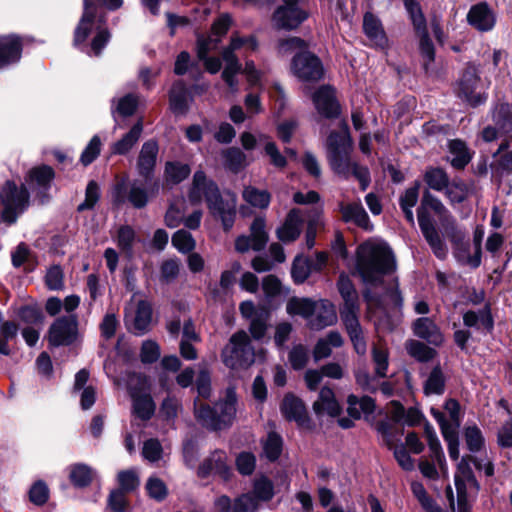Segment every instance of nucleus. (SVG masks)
<instances>
[{"instance_id": "1", "label": "nucleus", "mask_w": 512, "mask_h": 512, "mask_svg": "<svg viewBox=\"0 0 512 512\" xmlns=\"http://www.w3.org/2000/svg\"><path fill=\"white\" fill-rule=\"evenodd\" d=\"M352 139L346 123H342L339 132H332L326 142L327 159L331 169L338 175L348 178L354 176L362 190L370 184V173L367 167L351 160Z\"/></svg>"}, {"instance_id": "2", "label": "nucleus", "mask_w": 512, "mask_h": 512, "mask_svg": "<svg viewBox=\"0 0 512 512\" xmlns=\"http://www.w3.org/2000/svg\"><path fill=\"white\" fill-rule=\"evenodd\" d=\"M395 269L390 248L382 242L367 241L357 249V271L366 283H376Z\"/></svg>"}, {"instance_id": "3", "label": "nucleus", "mask_w": 512, "mask_h": 512, "mask_svg": "<svg viewBox=\"0 0 512 512\" xmlns=\"http://www.w3.org/2000/svg\"><path fill=\"white\" fill-rule=\"evenodd\" d=\"M236 402L235 391L231 388L227 389L225 397L216 403L213 409L196 399L194 402L195 416L207 428L218 430L228 427L236 415Z\"/></svg>"}, {"instance_id": "4", "label": "nucleus", "mask_w": 512, "mask_h": 512, "mask_svg": "<svg viewBox=\"0 0 512 512\" xmlns=\"http://www.w3.org/2000/svg\"><path fill=\"white\" fill-rule=\"evenodd\" d=\"M257 45L253 36H241L235 32L232 34L229 44L223 48L221 57L225 62V68L222 72V78L233 91L237 88L235 76L241 71V64L236 52H253L257 49Z\"/></svg>"}, {"instance_id": "5", "label": "nucleus", "mask_w": 512, "mask_h": 512, "mask_svg": "<svg viewBox=\"0 0 512 512\" xmlns=\"http://www.w3.org/2000/svg\"><path fill=\"white\" fill-rule=\"evenodd\" d=\"M371 360L373 364V375L365 370L355 371V381L359 387L367 392H376L378 379L386 378L389 369V349L380 339L371 348Z\"/></svg>"}, {"instance_id": "6", "label": "nucleus", "mask_w": 512, "mask_h": 512, "mask_svg": "<svg viewBox=\"0 0 512 512\" xmlns=\"http://www.w3.org/2000/svg\"><path fill=\"white\" fill-rule=\"evenodd\" d=\"M221 357L231 369L249 367L254 362L255 352L248 334L243 330L234 333L223 348Z\"/></svg>"}, {"instance_id": "7", "label": "nucleus", "mask_w": 512, "mask_h": 512, "mask_svg": "<svg viewBox=\"0 0 512 512\" xmlns=\"http://www.w3.org/2000/svg\"><path fill=\"white\" fill-rule=\"evenodd\" d=\"M0 200L3 205V220L14 223L18 215L27 208L29 193L23 184L17 187L15 183L7 181L0 191Z\"/></svg>"}, {"instance_id": "8", "label": "nucleus", "mask_w": 512, "mask_h": 512, "mask_svg": "<svg viewBox=\"0 0 512 512\" xmlns=\"http://www.w3.org/2000/svg\"><path fill=\"white\" fill-rule=\"evenodd\" d=\"M207 207L210 214L219 220L225 230L232 228L236 217L237 201L234 195L223 197L217 186L208 187Z\"/></svg>"}, {"instance_id": "9", "label": "nucleus", "mask_w": 512, "mask_h": 512, "mask_svg": "<svg viewBox=\"0 0 512 512\" xmlns=\"http://www.w3.org/2000/svg\"><path fill=\"white\" fill-rule=\"evenodd\" d=\"M148 380L141 374H133L128 379V389L133 400V411L142 419H150L155 412V403L148 393Z\"/></svg>"}, {"instance_id": "10", "label": "nucleus", "mask_w": 512, "mask_h": 512, "mask_svg": "<svg viewBox=\"0 0 512 512\" xmlns=\"http://www.w3.org/2000/svg\"><path fill=\"white\" fill-rule=\"evenodd\" d=\"M403 1L414 28L420 36V52L424 59V68L428 70L429 64L434 60V46L427 33L426 19L421 11L420 5L415 0Z\"/></svg>"}, {"instance_id": "11", "label": "nucleus", "mask_w": 512, "mask_h": 512, "mask_svg": "<svg viewBox=\"0 0 512 512\" xmlns=\"http://www.w3.org/2000/svg\"><path fill=\"white\" fill-rule=\"evenodd\" d=\"M78 337V317L76 314L61 316L55 319L48 330V341L51 346H67Z\"/></svg>"}, {"instance_id": "12", "label": "nucleus", "mask_w": 512, "mask_h": 512, "mask_svg": "<svg viewBox=\"0 0 512 512\" xmlns=\"http://www.w3.org/2000/svg\"><path fill=\"white\" fill-rule=\"evenodd\" d=\"M272 16L273 24L280 29L292 30L297 28L308 18L307 10L300 0H282Z\"/></svg>"}, {"instance_id": "13", "label": "nucleus", "mask_w": 512, "mask_h": 512, "mask_svg": "<svg viewBox=\"0 0 512 512\" xmlns=\"http://www.w3.org/2000/svg\"><path fill=\"white\" fill-rule=\"evenodd\" d=\"M457 95L471 106H477L486 101V95L482 89L481 79L474 66H468L463 72L456 90Z\"/></svg>"}, {"instance_id": "14", "label": "nucleus", "mask_w": 512, "mask_h": 512, "mask_svg": "<svg viewBox=\"0 0 512 512\" xmlns=\"http://www.w3.org/2000/svg\"><path fill=\"white\" fill-rule=\"evenodd\" d=\"M291 71L303 82L319 81L324 73L320 59L308 51L297 53L293 57Z\"/></svg>"}, {"instance_id": "15", "label": "nucleus", "mask_w": 512, "mask_h": 512, "mask_svg": "<svg viewBox=\"0 0 512 512\" xmlns=\"http://www.w3.org/2000/svg\"><path fill=\"white\" fill-rule=\"evenodd\" d=\"M125 319L131 325L134 334L142 335L149 329L151 324V306L144 300L134 298L125 309Z\"/></svg>"}, {"instance_id": "16", "label": "nucleus", "mask_w": 512, "mask_h": 512, "mask_svg": "<svg viewBox=\"0 0 512 512\" xmlns=\"http://www.w3.org/2000/svg\"><path fill=\"white\" fill-rule=\"evenodd\" d=\"M265 227L266 223L263 217L255 218L250 226V235L239 236L235 241V249L240 253H245L250 249L254 251L262 250L268 242Z\"/></svg>"}, {"instance_id": "17", "label": "nucleus", "mask_w": 512, "mask_h": 512, "mask_svg": "<svg viewBox=\"0 0 512 512\" xmlns=\"http://www.w3.org/2000/svg\"><path fill=\"white\" fill-rule=\"evenodd\" d=\"M418 223L434 255L439 259H444L447 256L448 248L437 231L432 218L424 209L418 211Z\"/></svg>"}, {"instance_id": "18", "label": "nucleus", "mask_w": 512, "mask_h": 512, "mask_svg": "<svg viewBox=\"0 0 512 512\" xmlns=\"http://www.w3.org/2000/svg\"><path fill=\"white\" fill-rule=\"evenodd\" d=\"M231 474V468L227 463V455L224 451L216 450L209 457L204 459L198 469L200 477L217 475L224 480H228Z\"/></svg>"}, {"instance_id": "19", "label": "nucleus", "mask_w": 512, "mask_h": 512, "mask_svg": "<svg viewBox=\"0 0 512 512\" xmlns=\"http://www.w3.org/2000/svg\"><path fill=\"white\" fill-rule=\"evenodd\" d=\"M426 208L432 209L441 217L442 225L444 226L448 236H453L454 234H459L462 236V233H460L457 229L455 219L449 214L442 202L428 191L423 194L421 206L419 207L418 211L420 209H424V211L427 213Z\"/></svg>"}, {"instance_id": "20", "label": "nucleus", "mask_w": 512, "mask_h": 512, "mask_svg": "<svg viewBox=\"0 0 512 512\" xmlns=\"http://www.w3.org/2000/svg\"><path fill=\"white\" fill-rule=\"evenodd\" d=\"M313 103L320 115L334 118L339 114V105L335 99V91L330 86H322L313 94Z\"/></svg>"}, {"instance_id": "21", "label": "nucleus", "mask_w": 512, "mask_h": 512, "mask_svg": "<svg viewBox=\"0 0 512 512\" xmlns=\"http://www.w3.org/2000/svg\"><path fill=\"white\" fill-rule=\"evenodd\" d=\"M471 463L472 456H464L457 465V471L455 473L457 494H467L468 489L475 491L479 489V484L473 474Z\"/></svg>"}, {"instance_id": "22", "label": "nucleus", "mask_w": 512, "mask_h": 512, "mask_svg": "<svg viewBox=\"0 0 512 512\" xmlns=\"http://www.w3.org/2000/svg\"><path fill=\"white\" fill-rule=\"evenodd\" d=\"M313 411L317 417L324 416L336 417L341 412V406L338 403L334 391L329 387H322L318 398L313 403Z\"/></svg>"}, {"instance_id": "23", "label": "nucleus", "mask_w": 512, "mask_h": 512, "mask_svg": "<svg viewBox=\"0 0 512 512\" xmlns=\"http://www.w3.org/2000/svg\"><path fill=\"white\" fill-rule=\"evenodd\" d=\"M303 218L299 209H292L287 214L284 223L277 229L278 239L284 243L294 242L301 233Z\"/></svg>"}, {"instance_id": "24", "label": "nucleus", "mask_w": 512, "mask_h": 512, "mask_svg": "<svg viewBox=\"0 0 512 512\" xmlns=\"http://www.w3.org/2000/svg\"><path fill=\"white\" fill-rule=\"evenodd\" d=\"M337 321V314L334 305L328 300L315 301L313 316L309 321L312 329L320 330L333 325Z\"/></svg>"}, {"instance_id": "25", "label": "nucleus", "mask_w": 512, "mask_h": 512, "mask_svg": "<svg viewBox=\"0 0 512 512\" xmlns=\"http://www.w3.org/2000/svg\"><path fill=\"white\" fill-rule=\"evenodd\" d=\"M159 146L155 140H148L143 143L138 159L137 169L138 173L144 178H150L156 165Z\"/></svg>"}, {"instance_id": "26", "label": "nucleus", "mask_w": 512, "mask_h": 512, "mask_svg": "<svg viewBox=\"0 0 512 512\" xmlns=\"http://www.w3.org/2000/svg\"><path fill=\"white\" fill-rule=\"evenodd\" d=\"M281 411L288 420H294L301 427H309L310 421L304 403L294 395L284 397Z\"/></svg>"}, {"instance_id": "27", "label": "nucleus", "mask_w": 512, "mask_h": 512, "mask_svg": "<svg viewBox=\"0 0 512 512\" xmlns=\"http://www.w3.org/2000/svg\"><path fill=\"white\" fill-rule=\"evenodd\" d=\"M467 20L470 25L479 31H489L495 25V17L486 3L472 6L468 12Z\"/></svg>"}, {"instance_id": "28", "label": "nucleus", "mask_w": 512, "mask_h": 512, "mask_svg": "<svg viewBox=\"0 0 512 512\" xmlns=\"http://www.w3.org/2000/svg\"><path fill=\"white\" fill-rule=\"evenodd\" d=\"M219 44V39L204 38L199 36L197 39V55L204 61V66L211 74H216L221 69V60L217 57H207L210 51H214Z\"/></svg>"}, {"instance_id": "29", "label": "nucleus", "mask_w": 512, "mask_h": 512, "mask_svg": "<svg viewBox=\"0 0 512 512\" xmlns=\"http://www.w3.org/2000/svg\"><path fill=\"white\" fill-rule=\"evenodd\" d=\"M21 42L17 36L0 37V68L17 62L21 57Z\"/></svg>"}, {"instance_id": "30", "label": "nucleus", "mask_w": 512, "mask_h": 512, "mask_svg": "<svg viewBox=\"0 0 512 512\" xmlns=\"http://www.w3.org/2000/svg\"><path fill=\"white\" fill-rule=\"evenodd\" d=\"M340 212L345 222H353L367 231H371L373 229L369 216L360 202L350 203L347 205L341 204Z\"/></svg>"}, {"instance_id": "31", "label": "nucleus", "mask_w": 512, "mask_h": 512, "mask_svg": "<svg viewBox=\"0 0 512 512\" xmlns=\"http://www.w3.org/2000/svg\"><path fill=\"white\" fill-rule=\"evenodd\" d=\"M414 334L425 339L433 345H440L443 342V335L438 326L428 317L418 318L413 323Z\"/></svg>"}, {"instance_id": "32", "label": "nucleus", "mask_w": 512, "mask_h": 512, "mask_svg": "<svg viewBox=\"0 0 512 512\" xmlns=\"http://www.w3.org/2000/svg\"><path fill=\"white\" fill-rule=\"evenodd\" d=\"M95 9L96 8L92 0H84V12L75 30V45H79L87 39L94 23Z\"/></svg>"}, {"instance_id": "33", "label": "nucleus", "mask_w": 512, "mask_h": 512, "mask_svg": "<svg viewBox=\"0 0 512 512\" xmlns=\"http://www.w3.org/2000/svg\"><path fill=\"white\" fill-rule=\"evenodd\" d=\"M363 29L370 41L378 47H384L387 43L385 32L380 20L372 13L367 12L363 18Z\"/></svg>"}, {"instance_id": "34", "label": "nucleus", "mask_w": 512, "mask_h": 512, "mask_svg": "<svg viewBox=\"0 0 512 512\" xmlns=\"http://www.w3.org/2000/svg\"><path fill=\"white\" fill-rule=\"evenodd\" d=\"M143 131L142 120H138L132 128L125 134L121 139L115 142L111 146V152L113 154L125 155L127 154L134 145L138 142Z\"/></svg>"}, {"instance_id": "35", "label": "nucleus", "mask_w": 512, "mask_h": 512, "mask_svg": "<svg viewBox=\"0 0 512 512\" xmlns=\"http://www.w3.org/2000/svg\"><path fill=\"white\" fill-rule=\"evenodd\" d=\"M217 186L213 181L208 180L202 171H197L193 176L192 187L189 191V201L193 205H198L202 201L207 203L208 187Z\"/></svg>"}, {"instance_id": "36", "label": "nucleus", "mask_w": 512, "mask_h": 512, "mask_svg": "<svg viewBox=\"0 0 512 512\" xmlns=\"http://www.w3.org/2000/svg\"><path fill=\"white\" fill-rule=\"evenodd\" d=\"M343 345V338L337 331H331L325 338H321L316 343L313 356L315 361L327 358L331 355L332 348H338Z\"/></svg>"}, {"instance_id": "37", "label": "nucleus", "mask_w": 512, "mask_h": 512, "mask_svg": "<svg viewBox=\"0 0 512 512\" xmlns=\"http://www.w3.org/2000/svg\"><path fill=\"white\" fill-rule=\"evenodd\" d=\"M348 413L354 419H359L362 414H370L374 411V400L369 396L358 398L355 395H349L347 399Z\"/></svg>"}, {"instance_id": "38", "label": "nucleus", "mask_w": 512, "mask_h": 512, "mask_svg": "<svg viewBox=\"0 0 512 512\" xmlns=\"http://www.w3.org/2000/svg\"><path fill=\"white\" fill-rule=\"evenodd\" d=\"M313 308H315V301L309 298L292 297L288 300L286 311L289 315H299L310 321L313 316Z\"/></svg>"}, {"instance_id": "39", "label": "nucleus", "mask_w": 512, "mask_h": 512, "mask_svg": "<svg viewBox=\"0 0 512 512\" xmlns=\"http://www.w3.org/2000/svg\"><path fill=\"white\" fill-rule=\"evenodd\" d=\"M424 393L426 395H441L445 389V377L439 366L432 369L424 382Z\"/></svg>"}, {"instance_id": "40", "label": "nucleus", "mask_w": 512, "mask_h": 512, "mask_svg": "<svg viewBox=\"0 0 512 512\" xmlns=\"http://www.w3.org/2000/svg\"><path fill=\"white\" fill-rule=\"evenodd\" d=\"M450 162L453 167L461 169L468 164L471 157L465 143L461 140L449 142Z\"/></svg>"}, {"instance_id": "41", "label": "nucleus", "mask_w": 512, "mask_h": 512, "mask_svg": "<svg viewBox=\"0 0 512 512\" xmlns=\"http://www.w3.org/2000/svg\"><path fill=\"white\" fill-rule=\"evenodd\" d=\"M242 196L247 203L259 209L267 208L271 200V195L268 191L260 190L253 186L245 187Z\"/></svg>"}, {"instance_id": "42", "label": "nucleus", "mask_w": 512, "mask_h": 512, "mask_svg": "<svg viewBox=\"0 0 512 512\" xmlns=\"http://www.w3.org/2000/svg\"><path fill=\"white\" fill-rule=\"evenodd\" d=\"M259 141L264 145V152L269 157L270 163L278 168L284 169L287 165L286 157L279 151L275 142L264 134H259Z\"/></svg>"}, {"instance_id": "43", "label": "nucleus", "mask_w": 512, "mask_h": 512, "mask_svg": "<svg viewBox=\"0 0 512 512\" xmlns=\"http://www.w3.org/2000/svg\"><path fill=\"white\" fill-rule=\"evenodd\" d=\"M187 90L183 82H176L170 91V107L175 113H184L187 109Z\"/></svg>"}, {"instance_id": "44", "label": "nucleus", "mask_w": 512, "mask_h": 512, "mask_svg": "<svg viewBox=\"0 0 512 512\" xmlns=\"http://www.w3.org/2000/svg\"><path fill=\"white\" fill-rule=\"evenodd\" d=\"M312 270L314 269L308 258L301 255L297 256L293 261L291 270L294 282L297 284L303 283L310 276Z\"/></svg>"}, {"instance_id": "45", "label": "nucleus", "mask_w": 512, "mask_h": 512, "mask_svg": "<svg viewBox=\"0 0 512 512\" xmlns=\"http://www.w3.org/2000/svg\"><path fill=\"white\" fill-rule=\"evenodd\" d=\"M424 179L429 188L436 191H442L449 184L447 174L439 168L428 169L425 173Z\"/></svg>"}, {"instance_id": "46", "label": "nucleus", "mask_w": 512, "mask_h": 512, "mask_svg": "<svg viewBox=\"0 0 512 512\" xmlns=\"http://www.w3.org/2000/svg\"><path fill=\"white\" fill-rule=\"evenodd\" d=\"M54 178V171L49 166H40L30 170L27 181L39 187H46Z\"/></svg>"}, {"instance_id": "47", "label": "nucleus", "mask_w": 512, "mask_h": 512, "mask_svg": "<svg viewBox=\"0 0 512 512\" xmlns=\"http://www.w3.org/2000/svg\"><path fill=\"white\" fill-rule=\"evenodd\" d=\"M406 349L412 357L421 362L429 361L435 355L434 349L416 340H410L407 342Z\"/></svg>"}, {"instance_id": "48", "label": "nucleus", "mask_w": 512, "mask_h": 512, "mask_svg": "<svg viewBox=\"0 0 512 512\" xmlns=\"http://www.w3.org/2000/svg\"><path fill=\"white\" fill-rule=\"evenodd\" d=\"M338 290L344 300V305L358 304V297L354 286L348 276L341 275L338 280Z\"/></svg>"}, {"instance_id": "49", "label": "nucleus", "mask_w": 512, "mask_h": 512, "mask_svg": "<svg viewBox=\"0 0 512 512\" xmlns=\"http://www.w3.org/2000/svg\"><path fill=\"white\" fill-rule=\"evenodd\" d=\"M172 244L179 252L182 253L191 252L196 245L191 233L183 229H180L173 234Z\"/></svg>"}, {"instance_id": "50", "label": "nucleus", "mask_w": 512, "mask_h": 512, "mask_svg": "<svg viewBox=\"0 0 512 512\" xmlns=\"http://www.w3.org/2000/svg\"><path fill=\"white\" fill-rule=\"evenodd\" d=\"M358 304H354L353 306L344 305L342 308L340 315L341 319L345 325L346 331L351 332L358 329H361L359 320H358Z\"/></svg>"}, {"instance_id": "51", "label": "nucleus", "mask_w": 512, "mask_h": 512, "mask_svg": "<svg viewBox=\"0 0 512 512\" xmlns=\"http://www.w3.org/2000/svg\"><path fill=\"white\" fill-rule=\"evenodd\" d=\"M263 450L265 456L269 460H276L280 456L282 451L281 437L274 432L269 433L266 440L263 442Z\"/></svg>"}, {"instance_id": "52", "label": "nucleus", "mask_w": 512, "mask_h": 512, "mask_svg": "<svg viewBox=\"0 0 512 512\" xmlns=\"http://www.w3.org/2000/svg\"><path fill=\"white\" fill-rule=\"evenodd\" d=\"M191 170L187 164L182 163H167L165 173L167 180L177 184L188 177Z\"/></svg>"}, {"instance_id": "53", "label": "nucleus", "mask_w": 512, "mask_h": 512, "mask_svg": "<svg viewBox=\"0 0 512 512\" xmlns=\"http://www.w3.org/2000/svg\"><path fill=\"white\" fill-rule=\"evenodd\" d=\"M464 437L466 446L471 452L479 451L484 445V437L482 432L475 425L465 428Z\"/></svg>"}, {"instance_id": "54", "label": "nucleus", "mask_w": 512, "mask_h": 512, "mask_svg": "<svg viewBox=\"0 0 512 512\" xmlns=\"http://www.w3.org/2000/svg\"><path fill=\"white\" fill-rule=\"evenodd\" d=\"M93 477L92 470L83 464L74 465L70 471V479L74 485L83 487L88 485Z\"/></svg>"}, {"instance_id": "55", "label": "nucleus", "mask_w": 512, "mask_h": 512, "mask_svg": "<svg viewBox=\"0 0 512 512\" xmlns=\"http://www.w3.org/2000/svg\"><path fill=\"white\" fill-rule=\"evenodd\" d=\"M250 494L256 497L258 503L269 501L274 495L273 484L267 478H260L255 481L253 491Z\"/></svg>"}, {"instance_id": "56", "label": "nucleus", "mask_w": 512, "mask_h": 512, "mask_svg": "<svg viewBox=\"0 0 512 512\" xmlns=\"http://www.w3.org/2000/svg\"><path fill=\"white\" fill-rule=\"evenodd\" d=\"M146 490L148 495L158 502L163 501L168 495L166 484L157 477H150L147 480Z\"/></svg>"}, {"instance_id": "57", "label": "nucleus", "mask_w": 512, "mask_h": 512, "mask_svg": "<svg viewBox=\"0 0 512 512\" xmlns=\"http://www.w3.org/2000/svg\"><path fill=\"white\" fill-rule=\"evenodd\" d=\"M232 24V18L229 14L224 13L221 14L214 22L211 28V36H203L204 38H211L213 40L219 39V42L221 41V38L226 35L228 32L230 26Z\"/></svg>"}, {"instance_id": "58", "label": "nucleus", "mask_w": 512, "mask_h": 512, "mask_svg": "<svg viewBox=\"0 0 512 512\" xmlns=\"http://www.w3.org/2000/svg\"><path fill=\"white\" fill-rule=\"evenodd\" d=\"M119 490L132 492L139 486V477L135 470H123L118 473Z\"/></svg>"}, {"instance_id": "59", "label": "nucleus", "mask_w": 512, "mask_h": 512, "mask_svg": "<svg viewBox=\"0 0 512 512\" xmlns=\"http://www.w3.org/2000/svg\"><path fill=\"white\" fill-rule=\"evenodd\" d=\"M128 201L135 207V208H143L148 203V194L140 184L137 182L131 183L129 187L128 192Z\"/></svg>"}, {"instance_id": "60", "label": "nucleus", "mask_w": 512, "mask_h": 512, "mask_svg": "<svg viewBox=\"0 0 512 512\" xmlns=\"http://www.w3.org/2000/svg\"><path fill=\"white\" fill-rule=\"evenodd\" d=\"M258 507L256 497L246 493L235 499L231 512H256Z\"/></svg>"}, {"instance_id": "61", "label": "nucleus", "mask_w": 512, "mask_h": 512, "mask_svg": "<svg viewBox=\"0 0 512 512\" xmlns=\"http://www.w3.org/2000/svg\"><path fill=\"white\" fill-rule=\"evenodd\" d=\"M100 151H101V140L98 136H94L90 140L88 145L85 147V149L83 150L81 157H80V162L84 166H88L98 157V155L100 154Z\"/></svg>"}, {"instance_id": "62", "label": "nucleus", "mask_w": 512, "mask_h": 512, "mask_svg": "<svg viewBox=\"0 0 512 512\" xmlns=\"http://www.w3.org/2000/svg\"><path fill=\"white\" fill-rule=\"evenodd\" d=\"M163 449L160 442L156 439H149L144 442L142 455L149 462H156L162 458Z\"/></svg>"}, {"instance_id": "63", "label": "nucleus", "mask_w": 512, "mask_h": 512, "mask_svg": "<svg viewBox=\"0 0 512 512\" xmlns=\"http://www.w3.org/2000/svg\"><path fill=\"white\" fill-rule=\"evenodd\" d=\"M226 165L233 171L243 167L245 155L239 148H228L223 152Z\"/></svg>"}, {"instance_id": "64", "label": "nucleus", "mask_w": 512, "mask_h": 512, "mask_svg": "<svg viewBox=\"0 0 512 512\" xmlns=\"http://www.w3.org/2000/svg\"><path fill=\"white\" fill-rule=\"evenodd\" d=\"M308 358V350L302 344L295 345L289 353V361L296 370L302 369L307 364Z\"/></svg>"}]
</instances>
